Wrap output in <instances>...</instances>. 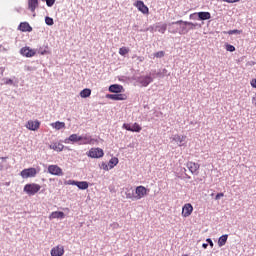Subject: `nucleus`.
Masks as SVG:
<instances>
[{
  "label": "nucleus",
  "instance_id": "obj_1",
  "mask_svg": "<svg viewBox=\"0 0 256 256\" xmlns=\"http://www.w3.org/2000/svg\"><path fill=\"white\" fill-rule=\"evenodd\" d=\"M23 191L26 195H29V197H33V195H37V193L41 191V185L29 183L24 186Z\"/></svg>",
  "mask_w": 256,
  "mask_h": 256
},
{
  "label": "nucleus",
  "instance_id": "obj_2",
  "mask_svg": "<svg viewBox=\"0 0 256 256\" xmlns=\"http://www.w3.org/2000/svg\"><path fill=\"white\" fill-rule=\"evenodd\" d=\"M149 195V189H147L145 186H137L135 189V201H139L143 199L144 197H147Z\"/></svg>",
  "mask_w": 256,
  "mask_h": 256
},
{
  "label": "nucleus",
  "instance_id": "obj_3",
  "mask_svg": "<svg viewBox=\"0 0 256 256\" xmlns=\"http://www.w3.org/2000/svg\"><path fill=\"white\" fill-rule=\"evenodd\" d=\"M22 179H29L37 176L36 168H26L20 172Z\"/></svg>",
  "mask_w": 256,
  "mask_h": 256
},
{
  "label": "nucleus",
  "instance_id": "obj_4",
  "mask_svg": "<svg viewBox=\"0 0 256 256\" xmlns=\"http://www.w3.org/2000/svg\"><path fill=\"white\" fill-rule=\"evenodd\" d=\"M87 155L88 157H91V159H101V157L105 155V152H103V149L101 148H91Z\"/></svg>",
  "mask_w": 256,
  "mask_h": 256
},
{
  "label": "nucleus",
  "instance_id": "obj_5",
  "mask_svg": "<svg viewBox=\"0 0 256 256\" xmlns=\"http://www.w3.org/2000/svg\"><path fill=\"white\" fill-rule=\"evenodd\" d=\"M122 128L126 129V131H131L132 133H141V130L143 129L137 122H135L132 126L129 123H124Z\"/></svg>",
  "mask_w": 256,
  "mask_h": 256
},
{
  "label": "nucleus",
  "instance_id": "obj_6",
  "mask_svg": "<svg viewBox=\"0 0 256 256\" xmlns=\"http://www.w3.org/2000/svg\"><path fill=\"white\" fill-rule=\"evenodd\" d=\"M48 173H50V175H55L56 177H63V169L55 164L48 166Z\"/></svg>",
  "mask_w": 256,
  "mask_h": 256
},
{
  "label": "nucleus",
  "instance_id": "obj_7",
  "mask_svg": "<svg viewBox=\"0 0 256 256\" xmlns=\"http://www.w3.org/2000/svg\"><path fill=\"white\" fill-rule=\"evenodd\" d=\"M20 54L23 55V57H35V55H37V50L36 49H31L28 46H25L23 48H21L20 50Z\"/></svg>",
  "mask_w": 256,
  "mask_h": 256
},
{
  "label": "nucleus",
  "instance_id": "obj_8",
  "mask_svg": "<svg viewBox=\"0 0 256 256\" xmlns=\"http://www.w3.org/2000/svg\"><path fill=\"white\" fill-rule=\"evenodd\" d=\"M134 5L140 13H143V15H149V7H147L143 1L137 0Z\"/></svg>",
  "mask_w": 256,
  "mask_h": 256
},
{
  "label": "nucleus",
  "instance_id": "obj_9",
  "mask_svg": "<svg viewBox=\"0 0 256 256\" xmlns=\"http://www.w3.org/2000/svg\"><path fill=\"white\" fill-rule=\"evenodd\" d=\"M51 256H63L65 255V246L57 245L53 247L50 251Z\"/></svg>",
  "mask_w": 256,
  "mask_h": 256
},
{
  "label": "nucleus",
  "instance_id": "obj_10",
  "mask_svg": "<svg viewBox=\"0 0 256 256\" xmlns=\"http://www.w3.org/2000/svg\"><path fill=\"white\" fill-rule=\"evenodd\" d=\"M25 127L26 129H29V131H38V129L41 127V122H39V120H29Z\"/></svg>",
  "mask_w": 256,
  "mask_h": 256
},
{
  "label": "nucleus",
  "instance_id": "obj_11",
  "mask_svg": "<svg viewBox=\"0 0 256 256\" xmlns=\"http://www.w3.org/2000/svg\"><path fill=\"white\" fill-rule=\"evenodd\" d=\"M186 166L187 169H189L190 173H192V175H199V169L201 167L199 163L187 162Z\"/></svg>",
  "mask_w": 256,
  "mask_h": 256
},
{
  "label": "nucleus",
  "instance_id": "obj_12",
  "mask_svg": "<svg viewBox=\"0 0 256 256\" xmlns=\"http://www.w3.org/2000/svg\"><path fill=\"white\" fill-rule=\"evenodd\" d=\"M106 99H111L112 101H127V94H107Z\"/></svg>",
  "mask_w": 256,
  "mask_h": 256
},
{
  "label": "nucleus",
  "instance_id": "obj_13",
  "mask_svg": "<svg viewBox=\"0 0 256 256\" xmlns=\"http://www.w3.org/2000/svg\"><path fill=\"white\" fill-rule=\"evenodd\" d=\"M193 213V205L191 203H186L182 207V217H191V214Z\"/></svg>",
  "mask_w": 256,
  "mask_h": 256
},
{
  "label": "nucleus",
  "instance_id": "obj_14",
  "mask_svg": "<svg viewBox=\"0 0 256 256\" xmlns=\"http://www.w3.org/2000/svg\"><path fill=\"white\" fill-rule=\"evenodd\" d=\"M138 83H140L142 87H147L150 83H153V78L151 76H140L138 78Z\"/></svg>",
  "mask_w": 256,
  "mask_h": 256
},
{
  "label": "nucleus",
  "instance_id": "obj_15",
  "mask_svg": "<svg viewBox=\"0 0 256 256\" xmlns=\"http://www.w3.org/2000/svg\"><path fill=\"white\" fill-rule=\"evenodd\" d=\"M185 139H187V136H185V135H179V134H175V135L172 137V141H174L175 143H177L179 147H183V145H185Z\"/></svg>",
  "mask_w": 256,
  "mask_h": 256
},
{
  "label": "nucleus",
  "instance_id": "obj_16",
  "mask_svg": "<svg viewBox=\"0 0 256 256\" xmlns=\"http://www.w3.org/2000/svg\"><path fill=\"white\" fill-rule=\"evenodd\" d=\"M39 7V0H28V9L33 14V17H35V10Z\"/></svg>",
  "mask_w": 256,
  "mask_h": 256
},
{
  "label": "nucleus",
  "instance_id": "obj_17",
  "mask_svg": "<svg viewBox=\"0 0 256 256\" xmlns=\"http://www.w3.org/2000/svg\"><path fill=\"white\" fill-rule=\"evenodd\" d=\"M18 29L23 33H31L33 31V27L28 22H21Z\"/></svg>",
  "mask_w": 256,
  "mask_h": 256
},
{
  "label": "nucleus",
  "instance_id": "obj_18",
  "mask_svg": "<svg viewBox=\"0 0 256 256\" xmlns=\"http://www.w3.org/2000/svg\"><path fill=\"white\" fill-rule=\"evenodd\" d=\"M108 91L110 93H121L123 91V87L119 84H112L109 86Z\"/></svg>",
  "mask_w": 256,
  "mask_h": 256
},
{
  "label": "nucleus",
  "instance_id": "obj_19",
  "mask_svg": "<svg viewBox=\"0 0 256 256\" xmlns=\"http://www.w3.org/2000/svg\"><path fill=\"white\" fill-rule=\"evenodd\" d=\"M49 219H65V213L61 211L52 212L49 216Z\"/></svg>",
  "mask_w": 256,
  "mask_h": 256
},
{
  "label": "nucleus",
  "instance_id": "obj_20",
  "mask_svg": "<svg viewBox=\"0 0 256 256\" xmlns=\"http://www.w3.org/2000/svg\"><path fill=\"white\" fill-rule=\"evenodd\" d=\"M49 147L50 149H53V151H58V152H61L63 151V149H65V146L59 142L53 143Z\"/></svg>",
  "mask_w": 256,
  "mask_h": 256
},
{
  "label": "nucleus",
  "instance_id": "obj_21",
  "mask_svg": "<svg viewBox=\"0 0 256 256\" xmlns=\"http://www.w3.org/2000/svg\"><path fill=\"white\" fill-rule=\"evenodd\" d=\"M80 141V145H92L95 139H92L91 136H82V139Z\"/></svg>",
  "mask_w": 256,
  "mask_h": 256
},
{
  "label": "nucleus",
  "instance_id": "obj_22",
  "mask_svg": "<svg viewBox=\"0 0 256 256\" xmlns=\"http://www.w3.org/2000/svg\"><path fill=\"white\" fill-rule=\"evenodd\" d=\"M200 21H207L209 19H211V13L209 12H198L197 13Z\"/></svg>",
  "mask_w": 256,
  "mask_h": 256
},
{
  "label": "nucleus",
  "instance_id": "obj_23",
  "mask_svg": "<svg viewBox=\"0 0 256 256\" xmlns=\"http://www.w3.org/2000/svg\"><path fill=\"white\" fill-rule=\"evenodd\" d=\"M180 23H184V25H188L189 27H191V29H195V27H197V24L193 23V22H187L183 20H178L176 22H172V25H180Z\"/></svg>",
  "mask_w": 256,
  "mask_h": 256
},
{
  "label": "nucleus",
  "instance_id": "obj_24",
  "mask_svg": "<svg viewBox=\"0 0 256 256\" xmlns=\"http://www.w3.org/2000/svg\"><path fill=\"white\" fill-rule=\"evenodd\" d=\"M76 187H78V189L85 191V189H89V183L87 181H77Z\"/></svg>",
  "mask_w": 256,
  "mask_h": 256
},
{
  "label": "nucleus",
  "instance_id": "obj_25",
  "mask_svg": "<svg viewBox=\"0 0 256 256\" xmlns=\"http://www.w3.org/2000/svg\"><path fill=\"white\" fill-rule=\"evenodd\" d=\"M51 127H53V129H56L57 131H59L60 129H65V122H54L51 124Z\"/></svg>",
  "mask_w": 256,
  "mask_h": 256
},
{
  "label": "nucleus",
  "instance_id": "obj_26",
  "mask_svg": "<svg viewBox=\"0 0 256 256\" xmlns=\"http://www.w3.org/2000/svg\"><path fill=\"white\" fill-rule=\"evenodd\" d=\"M83 139V136H79L77 134H72L69 136L68 141H71L72 143H77Z\"/></svg>",
  "mask_w": 256,
  "mask_h": 256
},
{
  "label": "nucleus",
  "instance_id": "obj_27",
  "mask_svg": "<svg viewBox=\"0 0 256 256\" xmlns=\"http://www.w3.org/2000/svg\"><path fill=\"white\" fill-rule=\"evenodd\" d=\"M80 97H82V99H87V97H91V89L89 88L83 89L80 92Z\"/></svg>",
  "mask_w": 256,
  "mask_h": 256
},
{
  "label": "nucleus",
  "instance_id": "obj_28",
  "mask_svg": "<svg viewBox=\"0 0 256 256\" xmlns=\"http://www.w3.org/2000/svg\"><path fill=\"white\" fill-rule=\"evenodd\" d=\"M227 239H229V235L225 234L222 235L219 239H218V245L220 247H223L225 245V243H227Z\"/></svg>",
  "mask_w": 256,
  "mask_h": 256
},
{
  "label": "nucleus",
  "instance_id": "obj_29",
  "mask_svg": "<svg viewBox=\"0 0 256 256\" xmlns=\"http://www.w3.org/2000/svg\"><path fill=\"white\" fill-rule=\"evenodd\" d=\"M118 163H119V158H117V157L111 158L109 163H108L109 168L113 169V167L117 166Z\"/></svg>",
  "mask_w": 256,
  "mask_h": 256
},
{
  "label": "nucleus",
  "instance_id": "obj_30",
  "mask_svg": "<svg viewBox=\"0 0 256 256\" xmlns=\"http://www.w3.org/2000/svg\"><path fill=\"white\" fill-rule=\"evenodd\" d=\"M127 53H129V48L122 47L119 49V55L125 56V55H127Z\"/></svg>",
  "mask_w": 256,
  "mask_h": 256
},
{
  "label": "nucleus",
  "instance_id": "obj_31",
  "mask_svg": "<svg viewBox=\"0 0 256 256\" xmlns=\"http://www.w3.org/2000/svg\"><path fill=\"white\" fill-rule=\"evenodd\" d=\"M154 57H156V59H161V58L165 57V51H158V52L154 53Z\"/></svg>",
  "mask_w": 256,
  "mask_h": 256
},
{
  "label": "nucleus",
  "instance_id": "obj_32",
  "mask_svg": "<svg viewBox=\"0 0 256 256\" xmlns=\"http://www.w3.org/2000/svg\"><path fill=\"white\" fill-rule=\"evenodd\" d=\"M166 31H167V24H162L161 26H158L159 33H165Z\"/></svg>",
  "mask_w": 256,
  "mask_h": 256
},
{
  "label": "nucleus",
  "instance_id": "obj_33",
  "mask_svg": "<svg viewBox=\"0 0 256 256\" xmlns=\"http://www.w3.org/2000/svg\"><path fill=\"white\" fill-rule=\"evenodd\" d=\"M241 33H243V30H230L228 35H241Z\"/></svg>",
  "mask_w": 256,
  "mask_h": 256
},
{
  "label": "nucleus",
  "instance_id": "obj_34",
  "mask_svg": "<svg viewBox=\"0 0 256 256\" xmlns=\"http://www.w3.org/2000/svg\"><path fill=\"white\" fill-rule=\"evenodd\" d=\"M226 51H229L230 53H233V51H235V46H233L231 44H227L226 45Z\"/></svg>",
  "mask_w": 256,
  "mask_h": 256
},
{
  "label": "nucleus",
  "instance_id": "obj_35",
  "mask_svg": "<svg viewBox=\"0 0 256 256\" xmlns=\"http://www.w3.org/2000/svg\"><path fill=\"white\" fill-rule=\"evenodd\" d=\"M46 2L47 7H53L55 5V0H42Z\"/></svg>",
  "mask_w": 256,
  "mask_h": 256
},
{
  "label": "nucleus",
  "instance_id": "obj_36",
  "mask_svg": "<svg viewBox=\"0 0 256 256\" xmlns=\"http://www.w3.org/2000/svg\"><path fill=\"white\" fill-rule=\"evenodd\" d=\"M45 23H46V25H53V18H51V17H46L45 18Z\"/></svg>",
  "mask_w": 256,
  "mask_h": 256
},
{
  "label": "nucleus",
  "instance_id": "obj_37",
  "mask_svg": "<svg viewBox=\"0 0 256 256\" xmlns=\"http://www.w3.org/2000/svg\"><path fill=\"white\" fill-rule=\"evenodd\" d=\"M126 199H131L132 201H135V194H133V193H126Z\"/></svg>",
  "mask_w": 256,
  "mask_h": 256
},
{
  "label": "nucleus",
  "instance_id": "obj_38",
  "mask_svg": "<svg viewBox=\"0 0 256 256\" xmlns=\"http://www.w3.org/2000/svg\"><path fill=\"white\" fill-rule=\"evenodd\" d=\"M65 185H77V181L75 180H68L65 182Z\"/></svg>",
  "mask_w": 256,
  "mask_h": 256
},
{
  "label": "nucleus",
  "instance_id": "obj_39",
  "mask_svg": "<svg viewBox=\"0 0 256 256\" xmlns=\"http://www.w3.org/2000/svg\"><path fill=\"white\" fill-rule=\"evenodd\" d=\"M225 196V194H223V193H218L216 196H215V199H216V201H219V199H221V197H224Z\"/></svg>",
  "mask_w": 256,
  "mask_h": 256
},
{
  "label": "nucleus",
  "instance_id": "obj_40",
  "mask_svg": "<svg viewBox=\"0 0 256 256\" xmlns=\"http://www.w3.org/2000/svg\"><path fill=\"white\" fill-rule=\"evenodd\" d=\"M4 83H5V85H13V80L12 79H6Z\"/></svg>",
  "mask_w": 256,
  "mask_h": 256
},
{
  "label": "nucleus",
  "instance_id": "obj_41",
  "mask_svg": "<svg viewBox=\"0 0 256 256\" xmlns=\"http://www.w3.org/2000/svg\"><path fill=\"white\" fill-rule=\"evenodd\" d=\"M251 87H253L254 89H256V79H252L251 82Z\"/></svg>",
  "mask_w": 256,
  "mask_h": 256
},
{
  "label": "nucleus",
  "instance_id": "obj_42",
  "mask_svg": "<svg viewBox=\"0 0 256 256\" xmlns=\"http://www.w3.org/2000/svg\"><path fill=\"white\" fill-rule=\"evenodd\" d=\"M225 3H237L239 0H223Z\"/></svg>",
  "mask_w": 256,
  "mask_h": 256
},
{
  "label": "nucleus",
  "instance_id": "obj_43",
  "mask_svg": "<svg viewBox=\"0 0 256 256\" xmlns=\"http://www.w3.org/2000/svg\"><path fill=\"white\" fill-rule=\"evenodd\" d=\"M207 243H209L210 247L213 248V240H211L210 238L206 239Z\"/></svg>",
  "mask_w": 256,
  "mask_h": 256
},
{
  "label": "nucleus",
  "instance_id": "obj_44",
  "mask_svg": "<svg viewBox=\"0 0 256 256\" xmlns=\"http://www.w3.org/2000/svg\"><path fill=\"white\" fill-rule=\"evenodd\" d=\"M252 104L256 106V95L252 98Z\"/></svg>",
  "mask_w": 256,
  "mask_h": 256
},
{
  "label": "nucleus",
  "instance_id": "obj_45",
  "mask_svg": "<svg viewBox=\"0 0 256 256\" xmlns=\"http://www.w3.org/2000/svg\"><path fill=\"white\" fill-rule=\"evenodd\" d=\"M202 247H203V249H207V247H209V244L204 243V244H202Z\"/></svg>",
  "mask_w": 256,
  "mask_h": 256
},
{
  "label": "nucleus",
  "instance_id": "obj_46",
  "mask_svg": "<svg viewBox=\"0 0 256 256\" xmlns=\"http://www.w3.org/2000/svg\"><path fill=\"white\" fill-rule=\"evenodd\" d=\"M0 71L3 74V72L5 71V68H0Z\"/></svg>",
  "mask_w": 256,
  "mask_h": 256
},
{
  "label": "nucleus",
  "instance_id": "obj_47",
  "mask_svg": "<svg viewBox=\"0 0 256 256\" xmlns=\"http://www.w3.org/2000/svg\"><path fill=\"white\" fill-rule=\"evenodd\" d=\"M138 59H139V61H143L144 58L143 57H138Z\"/></svg>",
  "mask_w": 256,
  "mask_h": 256
},
{
  "label": "nucleus",
  "instance_id": "obj_48",
  "mask_svg": "<svg viewBox=\"0 0 256 256\" xmlns=\"http://www.w3.org/2000/svg\"><path fill=\"white\" fill-rule=\"evenodd\" d=\"M184 256H189V255L185 254Z\"/></svg>",
  "mask_w": 256,
  "mask_h": 256
}]
</instances>
